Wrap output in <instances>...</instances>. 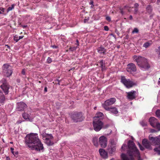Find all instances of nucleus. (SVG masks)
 <instances>
[{"label": "nucleus", "mask_w": 160, "mask_h": 160, "mask_svg": "<svg viewBox=\"0 0 160 160\" xmlns=\"http://www.w3.org/2000/svg\"><path fill=\"white\" fill-rule=\"evenodd\" d=\"M25 142L29 148L37 152L43 151V145L38 138L37 133H31L25 138Z\"/></svg>", "instance_id": "obj_1"}, {"label": "nucleus", "mask_w": 160, "mask_h": 160, "mask_svg": "<svg viewBox=\"0 0 160 160\" xmlns=\"http://www.w3.org/2000/svg\"><path fill=\"white\" fill-rule=\"evenodd\" d=\"M133 58L138 66L143 70H147L150 68L147 59L144 57L141 56L138 57L135 55L133 56Z\"/></svg>", "instance_id": "obj_2"}, {"label": "nucleus", "mask_w": 160, "mask_h": 160, "mask_svg": "<svg viewBox=\"0 0 160 160\" xmlns=\"http://www.w3.org/2000/svg\"><path fill=\"white\" fill-rule=\"evenodd\" d=\"M148 139L155 146L153 151L158 155H160V139L157 137H153L152 135L148 137Z\"/></svg>", "instance_id": "obj_3"}, {"label": "nucleus", "mask_w": 160, "mask_h": 160, "mask_svg": "<svg viewBox=\"0 0 160 160\" xmlns=\"http://www.w3.org/2000/svg\"><path fill=\"white\" fill-rule=\"evenodd\" d=\"M121 82L127 88H129L136 86L137 82H134L129 79H126L124 76H122L121 78Z\"/></svg>", "instance_id": "obj_4"}, {"label": "nucleus", "mask_w": 160, "mask_h": 160, "mask_svg": "<svg viewBox=\"0 0 160 160\" xmlns=\"http://www.w3.org/2000/svg\"><path fill=\"white\" fill-rule=\"evenodd\" d=\"M3 72L5 76L7 77L11 76L12 72V67L8 64H4L2 66Z\"/></svg>", "instance_id": "obj_5"}, {"label": "nucleus", "mask_w": 160, "mask_h": 160, "mask_svg": "<svg viewBox=\"0 0 160 160\" xmlns=\"http://www.w3.org/2000/svg\"><path fill=\"white\" fill-rule=\"evenodd\" d=\"M94 130L96 132L99 131L102 128L103 123L101 120H94L93 122Z\"/></svg>", "instance_id": "obj_6"}, {"label": "nucleus", "mask_w": 160, "mask_h": 160, "mask_svg": "<svg viewBox=\"0 0 160 160\" xmlns=\"http://www.w3.org/2000/svg\"><path fill=\"white\" fill-rule=\"evenodd\" d=\"M71 118L75 122L82 121L83 119L82 114L80 112H75L72 115Z\"/></svg>", "instance_id": "obj_7"}, {"label": "nucleus", "mask_w": 160, "mask_h": 160, "mask_svg": "<svg viewBox=\"0 0 160 160\" xmlns=\"http://www.w3.org/2000/svg\"><path fill=\"white\" fill-rule=\"evenodd\" d=\"M116 101V99L115 98H111L106 100L102 104V106L105 109H108L110 108L109 106L114 104Z\"/></svg>", "instance_id": "obj_8"}, {"label": "nucleus", "mask_w": 160, "mask_h": 160, "mask_svg": "<svg viewBox=\"0 0 160 160\" xmlns=\"http://www.w3.org/2000/svg\"><path fill=\"white\" fill-rule=\"evenodd\" d=\"M126 70L131 74L134 73L137 71L135 65L133 63H130L128 64Z\"/></svg>", "instance_id": "obj_9"}, {"label": "nucleus", "mask_w": 160, "mask_h": 160, "mask_svg": "<svg viewBox=\"0 0 160 160\" xmlns=\"http://www.w3.org/2000/svg\"><path fill=\"white\" fill-rule=\"evenodd\" d=\"M151 142L152 143L151 141L146 138L143 139L142 141V144L144 147L149 150L152 149Z\"/></svg>", "instance_id": "obj_10"}, {"label": "nucleus", "mask_w": 160, "mask_h": 160, "mask_svg": "<svg viewBox=\"0 0 160 160\" xmlns=\"http://www.w3.org/2000/svg\"><path fill=\"white\" fill-rule=\"evenodd\" d=\"M99 142L102 148H105L107 145V138L103 136L100 137L99 138Z\"/></svg>", "instance_id": "obj_11"}, {"label": "nucleus", "mask_w": 160, "mask_h": 160, "mask_svg": "<svg viewBox=\"0 0 160 160\" xmlns=\"http://www.w3.org/2000/svg\"><path fill=\"white\" fill-rule=\"evenodd\" d=\"M127 98L130 100H132L136 98V92L132 90L130 92H127Z\"/></svg>", "instance_id": "obj_12"}, {"label": "nucleus", "mask_w": 160, "mask_h": 160, "mask_svg": "<svg viewBox=\"0 0 160 160\" xmlns=\"http://www.w3.org/2000/svg\"><path fill=\"white\" fill-rule=\"evenodd\" d=\"M27 107L26 104L23 102H20L17 103V108L19 111H24Z\"/></svg>", "instance_id": "obj_13"}, {"label": "nucleus", "mask_w": 160, "mask_h": 160, "mask_svg": "<svg viewBox=\"0 0 160 160\" xmlns=\"http://www.w3.org/2000/svg\"><path fill=\"white\" fill-rule=\"evenodd\" d=\"M149 122L151 126L153 128L156 127V125L158 122L157 119L154 117L150 118Z\"/></svg>", "instance_id": "obj_14"}, {"label": "nucleus", "mask_w": 160, "mask_h": 160, "mask_svg": "<svg viewBox=\"0 0 160 160\" xmlns=\"http://www.w3.org/2000/svg\"><path fill=\"white\" fill-rule=\"evenodd\" d=\"M10 86L9 84L5 85L0 86L1 88L3 90L4 93L5 95L8 94L9 92V89L10 88Z\"/></svg>", "instance_id": "obj_15"}, {"label": "nucleus", "mask_w": 160, "mask_h": 160, "mask_svg": "<svg viewBox=\"0 0 160 160\" xmlns=\"http://www.w3.org/2000/svg\"><path fill=\"white\" fill-rule=\"evenodd\" d=\"M99 151L100 155L103 158H108L107 153L104 149L100 148L99 149Z\"/></svg>", "instance_id": "obj_16"}, {"label": "nucleus", "mask_w": 160, "mask_h": 160, "mask_svg": "<svg viewBox=\"0 0 160 160\" xmlns=\"http://www.w3.org/2000/svg\"><path fill=\"white\" fill-rule=\"evenodd\" d=\"M105 110L107 111H109L110 113L116 115L118 112L117 108L115 107H112Z\"/></svg>", "instance_id": "obj_17"}, {"label": "nucleus", "mask_w": 160, "mask_h": 160, "mask_svg": "<svg viewBox=\"0 0 160 160\" xmlns=\"http://www.w3.org/2000/svg\"><path fill=\"white\" fill-rule=\"evenodd\" d=\"M23 118L27 121L32 122V119L29 118L30 115L27 113H24L22 114Z\"/></svg>", "instance_id": "obj_18"}, {"label": "nucleus", "mask_w": 160, "mask_h": 160, "mask_svg": "<svg viewBox=\"0 0 160 160\" xmlns=\"http://www.w3.org/2000/svg\"><path fill=\"white\" fill-rule=\"evenodd\" d=\"M43 137L45 138V139H52L53 138V137L52 134H49L44 133H43Z\"/></svg>", "instance_id": "obj_19"}, {"label": "nucleus", "mask_w": 160, "mask_h": 160, "mask_svg": "<svg viewBox=\"0 0 160 160\" xmlns=\"http://www.w3.org/2000/svg\"><path fill=\"white\" fill-rule=\"evenodd\" d=\"M98 52L100 54H103V55L105 54V52H106V50L105 48L102 47L98 48L97 49Z\"/></svg>", "instance_id": "obj_20"}, {"label": "nucleus", "mask_w": 160, "mask_h": 160, "mask_svg": "<svg viewBox=\"0 0 160 160\" xmlns=\"http://www.w3.org/2000/svg\"><path fill=\"white\" fill-rule=\"evenodd\" d=\"M5 100V98L3 92L0 90V103H3Z\"/></svg>", "instance_id": "obj_21"}, {"label": "nucleus", "mask_w": 160, "mask_h": 160, "mask_svg": "<svg viewBox=\"0 0 160 160\" xmlns=\"http://www.w3.org/2000/svg\"><path fill=\"white\" fill-rule=\"evenodd\" d=\"M99 64L101 67L102 68V71H104L106 69V67L105 65V61L103 60L100 61L99 62Z\"/></svg>", "instance_id": "obj_22"}, {"label": "nucleus", "mask_w": 160, "mask_h": 160, "mask_svg": "<svg viewBox=\"0 0 160 160\" xmlns=\"http://www.w3.org/2000/svg\"><path fill=\"white\" fill-rule=\"evenodd\" d=\"M103 114L102 113L99 112L97 113L96 115V117L94 118V120H101V118L103 116Z\"/></svg>", "instance_id": "obj_23"}, {"label": "nucleus", "mask_w": 160, "mask_h": 160, "mask_svg": "<svg viewBox=\"0 0 160 160\" xmlns=\"http://www.w3.org/2000/svg\"><path fill=\"white\" fill-rule=\"evenodd\" d=\"M116 148L115 146L111 147L108 148V150L109 153L110 154H112L116 150Z\"/></svg>", "instance_id": "obj_24"}, {"label": "nucleus", "mask_w": 160, "mask_h": 160, "mask_svg": "<svg viewBox=\"0 0 160 160\" xmlns=\"http://www.w3.org/2000/svg\"><path fill=\"white\" fill-rule=\"evenodd\" d=\"M0 82L1 84H2L1 86L5 85L8 84L7 83L6 79L5 78H2L0 81Z\"/></svg>", "instance_id": "obj_25"}, {"label": "nucleus", "mask_w": 160, "mask_h": 160, "mask_svg": "<svg viewBox=\"0 0 160 160\" xmlns=\"http://www.w3.org/2000/svg\"><path fill=\"white\" fill-rule=\"evenodd\" d=\"M127 7L125 6L123 7H120L119 9L120 10V12L122 15H123L124 13L125 12V9Z\"/></svg>", "instance_id": "obj_26"}, {"label": "nucleus", "mask_w": 160, "mask_h": 160, "mask_svg": "<svg viewBox=\"0 0 160 160\" xmlns=\"http://www.w3.org/2000/svg\"><path fill=\"white\" fill-rule=\"evenodd\" d=\"M146 10L147 12L149 13L152 12V8L150 5H148L147 6L146 8Z\"/></svg>", "instance_id": "obj_27"}, {"label": "nucleus", "mask_w": 160, "mask_h": 160, "mask_svg": "<svg viewBox=\"0 0 160 160\" xmlns=\"http://www.w3.org/2000/svg\"><path fill=\"white\" fill-rule=\"evenodd\" d=\"M46 143L48 145H52V142L51 141V139H45Z\"/></svg>", "instance_id": "obj_28"}, {"label": "nucleus", "mask_w": 160, "mask_h": 160, "mask_svg": "<svg viewBox=\"0 0 160 160\" xmlns=\"http://www.w3.org/2000/svg\"><path fill=\"white\" fill-rule=\"evenodd\" d=\"M15 4H12L11 5V7H9L7 9V12H8L9 11L12 10V9H13L15 7Z\"/></svg>", "instance_id": "obj_29"}, {"label": "nucleus", "mask_w": 160, "mask_h": 160, "mask_svg": "<svg viewBox=\"0 0 160 160\" xmlns=\"http://www.w3.org/2000/svg\"><path fill=\"white\" fill-rule=\"evenodd\" d=\"M156 51L158 54V58L160 59V46L158 48V49H156Z\"/></svg>", "instance_id": "obj_30"}, {"label": "nucleus", "mask_w": 160, "mask_h": 160, "mask_svg": "<svg viewBox=\"0 0 160 160\" xmlns=\"http://www.w3.org/2000/svg\"><path fill=\"white\" fill-rule=\"evenodd\" d=\"M110 142L111 145L113 146L115 145L116 143V142H115L113 139H111Z\"/></svg>", "instance_id": "obj_31"}, {"label": "nucleus", "mask_w": 160, "mask_h": 160, "mask_svg": "<svg viewBox=\"0 0 160 160\" xmlns=\"http://www.w3.org/2000/svg\"><path fill=\"white\" fill-rule=\"evenodd\" d=\"M150 45V44L148 42H146L143 44V47L146 48H147Z\"/></svg>", "instance_id": "obj_32"}, {"label": "nucleus", "mask_w": 160, "mask_h": 160, "mask_svg": "<svg viewBox=\"0 0 160 160\" xmlns=\"http://www.w3.org/2000/svg\"><path fill=\"white\" fill-rule=\"evenodd\" d=\"M93 142L94 145L97 147L98 145V142L97 140L95 139H93Z\"/></svg>", "instance_id": "obj_33"}, {"label": "nucleus", "mask_w": 160, "mask_h": 160, "mask_svg": "<svg viewBox=\"0 0 160 160\" xmlns=\"http://www.w3.org/2000/svg\"><path fill=\"white\" fill-rule=\"evenodd\" d=\"M156 116L158 118H160V110H157L156 112Z\"/></svg>", "instance_id": "obj_34"}, {"label": "nucleus", "mask_w": 160, "mask_h": 160, "mask_svg": "<svg viewBox=\"0 0 160 160\" xmlns=\"http://www.w3.org/2000/svg\"><path fill=\"white\" fill-rule=\"evenodd\" d=\"M127 147V145L126 144H123L121 148V151H122V150H125V148Z\"/></svg>", "instance_id": "obj_35"}, {"label": "nucleus", "mask_w": 160, "mask_h": 160, "mask_svg": "<svg viewBox=\"0 0 160 160\" xmlns=\"http://www.w3.org/2000/svg\"><path fill=\"white\" fill-rule=\"evenodd\" d=\"M77 48V47H70L69 48V50L71 51H73L76 50Z\"/></svg>", "instance_id": "obj_36"}, {"label": "nucleus", "mask_w": 160, "mask_h": 160, "mask_svg": "<svg viewBox=\"0 0 160 160\" xmlns=\"http://www.w3.org/2000/svg\"><path fill=\"white\" fill-rule=\"evenodd\" d=\"M140 124L142 127H145L146 126L147 123H146L144 121H142L140 122Z\"/></svg>", "instance_id": "obj_37"}, {"label": "nucleus", "mask_w": 160, "mask_h": 160, "mask_svg": "<svg viewBox=\"0 0 160 160\" xmlns=\"http://www.w3.org/2000/svg\"><path fill=\"white\" fill-rule=\"evenodd\" d=\"M52 62V59L50 58L49 57H48L47 60V63H50Z\"/></svg>", "instance_id": "obj_38"}, {"label": "nucleus", "mask_w": 160, "mask_h": 160, "mask_svg": "<svg viewBox=\"0 0 160 160\" xmlns=\"http://www.w3.org/2000/svg\"><path fill=\"white\" fill-rule=\"evenodd\" d=\"M13 40L16 42H18L19 41L18 36L16 35L14 36L13 37Z\"/></svg>", "instance_id": "obj_39"}, {"label": "nucleus", "mask_w": 160, "mask_h": 160, "mask_svg": "<svg viewBox=\"0 0 160 160\" xmlns=\"http://www.w3.org/2000/svg\"><path fill=\"white\" fill-rule=\"evenodd\" d=\"M140 149L142 151H143L144 150V148L139 142L138 143Z\"/></svg>", "instance_id": "obj_40"}, {"label": "nucleus", "mask_w": 160, "mask_h": 160, "mask_svg": "<svg viewBox=\"0 0 160 160\" xmlns=\"http://www.w3.org/2000/svg\"><path fill=\"white\" fill-rule=\"evenodd\" d=\"M139 32V30L137 28H135L132 31V33H138Z\"/></svg>", "instance_id": "obj_41"}, {"label": "nucleus", "mask_w": 160, "mask_h": 160, "mask_svg": "<svg viewBox=\"0 0 160 160\" xmlns=\"http://www.w3.org/2000/svg\"><path fill=\"white\" fill-rule=\"evenodd\" d=\"M4 12V8L2 7H0V14L3 13Z\"/></svg>", "instance_id": "obj_42"}, {"label": "nucleus", "mask_w": 160, "mask_h": 160, "mask_svg": "<svg viewBox=\"0 0 160 160\" xmlns=\"http://www.w3.org/2000/svg\"><path fill=\"white\" fill-rule=\"evenodd\" d=\"M155 128H157L159 130H160V123L159 122L156 125Z\"/></svg>", "instance_id": "obj_43"}, {"label": "nucleus", "mask_w": 160, "mask_h": 160, "mask_svg": "<svg viewBox=\"0 0 160 160\" xmlns=\"http://www.w3.org/2000/svg\"><path fill=\"white\" fill-rule=\"evenodd\" d=\"M106 19L107 21H108L109 22H110L111 21V18L110 17H109V16H106Z\"/></svg>", "instance_id": "obj_44"}, {"label": "nucleus", "mask_w": 160, "mask_h": 160, "mask_svg": "<svg viewBox=\"0 0 160 160\" xmlns=\"http://www.w3.org/2000/svg\"><path fill=\"white\" fill-rule=\"evenodd\" d=\"M89 4L91 5V8H92L94 6V4H93V1L92 0L90 1L89 2Z\"/></svg>", "instance_id": "obj_45"}, {"label": "nucleus", "mask_w": 160, "mask_h": 160, "mask_svg": "<svg viewBox=\"0 0 160 160\" xmlns=\"http://www.w3.org/2000/svg\"><path fill=\"white\" fill-rule=\"evenodd\" d=\"M21 73L22 74H23V75H25V68H24L22 70V71Z\"/></svg>", "instance_id": "obj_46"}, {"label": "nucleus", "mask_w": 160, "mask_h": 160, "mask_svg": "<svg viewBox=\"0 0 160 160\" xmlns=\"http://www.w3.org/2000/svg\"><path fill=\"white\" fill-rule=\"evenodd\" d=\"M104 30L106 31H108L109 30V28L108 26H105L104 27Z\"/></svg>", "instance_id": "obj_47"}, {"label": "nucleus", "mask_w": 160, "mask_h": 160, "mask_svg": "<svg viewBox=\"0 0 160 160\" xmlns=\"http://www.w3.org/2000/svg\"><path fill=\"white\" fill-rule=\"evenodd\" d=\"M109 126V125L108 124H106L103 126H102V128H103L105 129V128H108Z\"/></svg>", "instance_id": "obj_48"}, {"label": "nucleus", "mask_w": 160, "mask_h": 160, "mask_svg": "<svg viewBox=\"0 0 160 160\" xmlns=\"http://www.w3.org/2000/svg\"><path fill=\"white\" fill-rule=\"evenodd\" d=\"M14 148H10V150L11 151V152L13 154V155H14Z\"/></svg>", "instance_id": "obj_49"}, {"label": "nucleus", "mask_w": 160, "mask_h": 160, "mask_svg": "<svg viewBox=\"0 0 160 160\" xmlns=\"http://www.w3.org/2000/svg\"><path fill=\"white\" fill-rule=\"evenodd\" d=\"M89 20V17H87V18H86L84 19V22H86L88 21Z\"/></svg>", "instance_id": "obj_50"}, {"label": "nucleus", "mask_w": 160, "mask_h": 160, "mask_svg": "<svg viewBox=\"0 0 160 160\" xmlns=\"http://www.w3.org/2000/svg\"><path fill=\"white\" fill-rule=\"evenodd\" d=\"M75 44L77 46V47L79 45V41L78 40H76V43H75Z\"/></svg>", "instance_id": "obj_51"}, {"label": "nucleus", "mask_w": 160, "mask_h": 160, "mask_svg": "<svg viewBox=\"0 0 160 160\" xmlns=\"http://www.w3.org/2000/svg\"><path fill=\"white\" fill-rule=\"evenodd\" d=\"M23 121H21V120H18L17 121V123L18 124H20L21 123V122Z\"/></svg>", "instance_id": "obj_52"}, {"label": "nucleus", "mask_w": 160, "mask_h": 160, "mask_svg": "<svg viewBox=\"0 0 160 160\" xmlns=\"http://www.w3.org/2000/svg\"><path fill=\"white\" fill-rule=\"evenodd\" d=\"M115 32L116 33V34H117L118 36L119 35L120 33L118 31L117 29L115 30Z\"/></svg>", "instance_id": "obj_53"}, {"label": "nucleus", "mask_w": 160, "mask_h": 160, "mask_svg": "<svg viewBox=\"0 0 160 160\" xmlns=\"http://www.w3.org/2000/svg\"><path fill=\"white\" fill-rule=\"evenodd\" d=\"M139 6V5L138 3H135L134 4V6L135 8H137Z\"/></svg>", "instance_id": "obj_54"}, {"label": "nucleus", "mask_w": 160, "mask_h": 160, "mask_svg": "<svg viewBox=\"0 0 160 160\" xmlns=\"http://www.w3.org/2000/svg\"><path fill=\"white\" fill-rule=\"evenodd\" d=\"M23 37V36H19V37L18 38V39H19V40L22 38Z\"/></svg>", "instance_id": "obj_55"}, {"label": "nucleus", "mask_w": 160, "mask_h": 160, "mask_svg": "<svg viewBox=\"0 0 160 160\" xmlns=\"http://www.w3.org/2000/svg\"><path fill=\"white\" fill-rule=\"evenodd\" d=\"M44 92H47V88L46 87L45 88H44Z\"/></svg>", "instance_id": "obj_56"}, {"label": "nucleus", "mask_w": 160, "mask_h": 160, "mask_svg": "<svg viewBox=\"0 0 160 160\" xmlns=\"http://www.w3.org/2000/svg\"><path fill=\"white\" fill-rule=\"evenodd\" d=\"M52 47L54 48H57V47L55 45H53L52 46Z\"/></svg>", "instance_id": "obj_57"}, {"label": "nucleus", "mask_w": 160, "mask_h": 160, "mask_svg": "<svg viewBox=\"0 0 160 160\" xmlns=\"http://www.w3.org/2000/svg\"><path fill=\"white\" fill-rule=\"evenodd\" d=\"M158 84L160 86V78L159 79V80L158 82Z\"/></svg>", "instance_id": "obj_58"}, {"label": "nucleus", "mask_w": 160, "mask_h": 160, "mask_svg": "<svg viewBox=\"0 0 160 160\" xmlns=\"http://www.w3.org/2000/svg\"><path fill=\"white\" fill-rule=\"evenodd\" d=\"M6 160H10V158L9 157H7L6 158Z\"/></svg>", "instance_id": "obj_59"}, {"label": "nucleus", "mask_w": 160, "mask_h": 160, "mask_svg": "<svg viewBox=\"0 0 160 160\" xmlns=\"http://www.w3.org/2000/svg\"><path fill=\"white\" fill-rule=\"evenodd\" d=\"M87 159L85 157H84V158H82L81 160H87Z\"/></svg>", "instance_id": "obj_60"}, {"label": "nucleus", "mask_w": 160, "mask_h": 160, "mask_svg": "<svg viewBox=\"0 0 160 160\" xmlns=\"http://www.w3.org/2000/svg\"><path fill=\"white\" fill-rule=\"evenodd\" d=\"M18 151L14 153V155H18Z\"/></svg>", "instance_id": "obj_61"}, {"label": "nucleus", "mask_w": 160, "mask_h": 160, "mask_svg": "<svg viewBox=\"0 0 160 160\" xmlns=\"http://www.w3.org/2000/svg\"><path fill=\"white\" fill-rule=\"evenodd\" d=\"M129 19L130 20H132V15H130L129 16Z\"/></svg>", "instance_id": "obj_62"}, {"label": "nucleus", "mask_w": 160, "mask_h": 160, "mask_svg": "<svg viewBox=\"0 0 160 160\" xmlns=\"http://www.w3.org/2000/svg\"><path fill=\"white\" fill-rule=\"evenodd\" d=\"M155 130L153 129H152L151 130V132H155Z\"/></svg>", "instance_id": "obj_63"}, {"label": "nucleus", "mask_w": 160, "mask_h": 160, "mask_svg": "<svg viewBox=\"0 0 160 160\" xmlns=\"http://www.w3.org/2000/svg\"><path fill=\"white\" fill-rule=\"evenodd\" d=\"M27 26V25H23V26H22V27L23 28H26Z\"/></svg>", "instance_id": "obj_64"}]
</instances>
